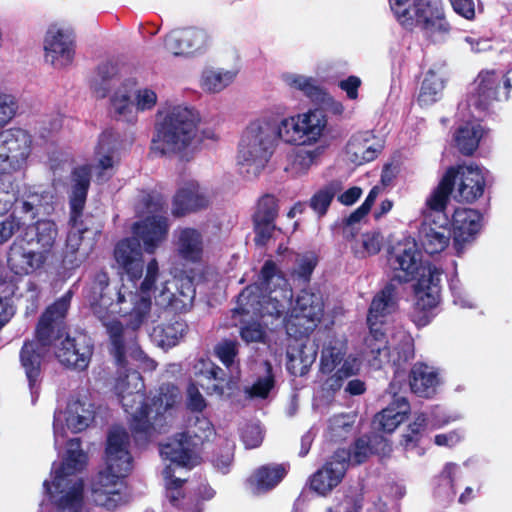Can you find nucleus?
<instances>
[{"mask_svg":"<svg viewBox=\"0 0 512 512\" xmlns=\"http://www.w3.org/2000/svg\"><path fill=\"white\" fill-rule=\"evenodd\" d=\"M147 210L153 215L133 227L134 238L119 242L115 248L114 256L117 264L124 270L126 278L109 282L106 274H99L93 286V296L90 305L95 316L106 328L112 344V353L121 368L132 359L138 368L143 371H152L156 363L137 346L128 349L125 339L128 331L118 317L127 318L126 324L132 330L138 329L144 322L153 297L156 305L163 308H172L176 312L188 310L195 298V288L192 279L180 277L172 279L158 274V263L151 260L139 290L135 280L143 272V259L139 241L143 242L144 249L153 253L158 245L166 238L168 231L167 218L159 214L163 207L160 197L149 196Z\"/></svg>","mask_w":512,"mask_h":512,"instance_id":"f257e3e1","label":"nucleus"},{"mask_svg":"<svg viewBox=\"0 0 512 512\" xmlns=\"http://www.w3.org/2000/svg\"><path fill=\"white\" fill-rule=\"evenodd\" d=\"M95 410L87 396L72 397L65 408L54 414V445L60 450L66 445L61 463H53L51 479L43 483L49 512H84L83 481L77 475L86 463L78 438H68V432L85 430L93 421Z\"/></svg>","mask_w":512,"mask_h":512,"instance_id":"f03ea898","label":"nucleus"},{"mask_svg":"<svg viewBox=\"0 0 512 512\" xmlns=\"http://www.w3.org/2000/svg\"><path fill=\"white\" fill-rule=\"evenodd\" d=\"M291 306L286 322L289 335H307L321 320L323 302L319 295L303 290L292 306V290L275 263L266 261L257 283L246 287L238 297V309L242 314L260 317L264 325L268 318H277Z\"/></svg>","mask_w":512,"mask_h":512,"instance_id":"7ed1b4c3","label":"nucleus"},{"mask_svg":"<svg viewBox=\"0 0 512 512\" xmlns=\"http://www.w3.org/2000/svg\"><path fill=\"white\" fill-rule=\"evenodd\" d=\"M117 144L118 134L115 131L111 129L103 131L95 149V164L77 167L73 172L70 200L73 225L67 236L63 256V265L66 269L72 270L80 267L94 248L97 231L87 227L83 228L81 224H78L76 217L84 206L92 169L99 181L111 176L117 162L114 155Z\"/></svg>","mask_w":512,"mask_h":512,"instance_id":"20e7f679","label":"nucleus"},{"mask_svg":"<svg viewBox=\"0 0 512 512\" xmlns=\"http://www.w3.org/2000/svg\"><path fill=\"white\" fill-rule=\"evenodd\" d=\"M69 302L70 296L66 295L48 307L36 328V341L25 343L21 350L20 360L31 390L40 375L42 354L54 338L57 341L55 354L62 364L84 370L90 362L92 345L86 336H66L62 339V335H59L61 321L67 313Z\"/></svg>","mask_w":512,"mask_h":512,"instance_id":"39448f33","label":"nucleus"},{"mask_svg":"<svg viewBox=\"0 0 512 512\" xmlns=\"http://www.w3.org/2000/svg\"><path fill=\"white\" fill-rule=\"evenodd\" d=\"M114 389L125 412L131 417L130 425L134 431L135 440L139 443L149 440L153 432H161L162 416L180 399V392L176 386H162L148 411L144 404V383L141 375L135 370L119 372Z\"/></svg>","mask_w":512,"mask_h":512,"instance_id":"423d86ee","label":"nucleus"},{"mask_svg":"<svg viewBox=\"0 0 512 512\" xmlns=\"http://www.w3.org/2000/svg\"><path fill=\"white\" fill-rule=\"evenodd\" d=\"M392 267L395 278L400 282L416 279L413 320L419 326L426 325L440 301L442 271L432 264L422 263L421 253L412 238H406L398 243Z\"/></svg>","mask_w":512,"mask_h":512,"instance_id":"0eeeda50","label":"nucleus"},{"mask_svg":"<svg viewBox=\"0 0 512 512\" xmlns=\"http://www.w3.org/2000/svg\"><path fill=\"white\" fill-rule=\"evenodd\" d=\"M394 309V287L387 285L373 298L367 316L370 332L365 339L366 356L375 368L385 363L400 366L414 355L413 339L407 332L398 331L387 339L381 329L385 317Z\"/></svg>","mask_w":512,"mask_h":512,"instance_id":"6e6552de","label":"nucleus"},{"mask_svg":"<svg viewBox=\"0 0 512 512\" xmlns=\"http://www.w3.org/2000/svg\"><path fill=\"white\" fill-rule=\"evenodd\" d=\"M129 435L124 428L113 427L107 438L106 468L92 484L91 500L107 511L123 505L125 486L122 481L133 468V458L129 451Z\"/></svg>","mask_w":512,"mask_h":512,"instance_id":"1a4fd4ad","label":"nucleus"},{"mask_svg":"<svg viewBox=\"0 0 512 512\" xmlns=\"http://www.w3.org/2000/svg\"><path fill=\"white\" fill-rule=\"evenodd\" d=\"M347 342L341 338H330L321 350L317 383L325 396L334 395L344 387V392L351 396L362 395L366 384L358 378L345 381L358 375L361 360L347 352Z\"/></svg>","mask_w":512,"mask_h":512,"instance_id":"9d476101","label":"nucleus"},{"mask_svg":"<svg viewBox=\"0 0 512 512\" xmlns=\"http://www.w3.org/2000/svg\"><path fill=\"white\" fill-rule=\"evenodd\" d=\"M57 239L58 228L53 221L27 222L9 248L8 267L16 275H28L41 269L53 256Z\"/></svg>","mask_w":512,"mask_h":512,"instance_id":"9b49d317","label":"nucleus"},{"mask_svg":"<svg viewBox=\"0 0 512 512\" xmlns=\"http://www.w3.org/2000/svg\"><path fill=\"white\" fill-rule=\"evenodd\" d=\"M198 122L199 115L193 108L166 102L156 113L151 150L165 155L187 149L196 138Z\"/></svg>","mask_w":512,"mask_h":512,"instance_id":"f8f14e48","label":"nucleus"},{"mask_svg":"<svg viewBox=\"0 0 512 512\" xmlns=\"http://www.w3.org/2000/svg\"><path fill=\"white\" fill-rule=\"evenodd\" d=\"M277 127L266 118L250 122L238 144L237 161L248 174H258L268 163L279 141Z\"/></svg>","mask_w":512,"mask_h":512,"instance_id":"ddd939ff","label":"nucleus"},{"mask_svg":"<svg viewBox=\"0 0 512 512\" xmlns=\"http://www.w3.org/2000/svg\"><path fill=\"white\" fill-rule=\"evenodd\" d=\"M389 4L398 22L407 29L419 27L435 40L449 31L443 9L437 0H389Z\"/></svg>","mask_w":512,"mask_h":512,"instance_id":"4468645a","label":"nucleus"},{"mask_svg":"<svg viewBox=\"0 0 512 512\" xmlns=\"http://www.w3.org/2000/svg\"><path fill=\"white\" fill-rule=\"evenodd\" d=\"M158 94L150 86L139 85L134 79H127L115 86L109 95V109L112 116L127 124L135 125L139 115L154 110Z\"/></svg>","mask_w":512,"mask_h":512,"instance_id":"2eb2a0df","label":"nucleus"},{"mask_svg":"<svg viewBox=\"0 0 512 512\" xmlns=\"http://www.w3.org/2000/svg\"><path fill=\"white\" fill-rule=\"evenodd\" d=\"M160 456L165 464L162 471L167 496L174 503L180 496L183 480L176 476V470L192 468L199 463L197 443L189 440L186 434L179 433L160 446Z\"/></svg>","mask_w":512,"mask_h":512,"instance_id":"dca6fc26","label":"nucleus"},{"mask_svg":"<svg viewBox=\"0 0 512 512\" xmlns=\"http://www.w3.org/2000/svg\"><path fill=\"white\" fill-rule=\"evenodd\" d=\"M327 126L328 117L323 110L309 109L281 119L277 125V134L284 143L312 146L324 137Z\"/></svg>","mask_w":512,"mask_h":512,"instance_id":"f3484780","label":"nucleus"},{"mask_svg":"<svg viewBox=\"0 0 512 512\" xmlns=\"http://www.w3.org/2000/svg\"><path fill=\"white\" fill-rule=\"evenodd\" d=\"M47 196L38 192L25 191L14 199L13 213L0 221V244L8 242L17 232L22 233L27 222H32L44 206Z\"/></svg>","mask_w":512,"mask_h":512,"instance_id":"a211bd4d","label":"nucleus"},{"mask_svg":"<svg viewBox=\"0 0 512 512\" xmlns=\"http://www.w3.org/2000/svg\"><path fill=\"white\" fill-rule=\"evenodd\" d=\"M0 173L22 169L30 155L31 135L22 128H10L0 134Z\"/></svg>","mask_w":512,"mask_h":512,"instance_id":"6ab92c4d","label":"nucleus"},{"mask_svg":"<svg viewBox=\"0 0 512 512\" xmlns=\"http://www.w3.org/2000/svg\"><path fill=\"white\" fill-rule=\"evenodd\" d=\"M211 36L202 28L176 29L166 35L165 49L175 57L195 58L205 54L211 47Z\"/></svg>","mask_w":512,"mask_h":512,"instance_id":"aec40b11","label":"nucleus"},{"mask_svg":"<svg viewBox=\"0 0 512 512\" xmlns=\"http://www.w3.org/2000/svg\"><path fill=\"white\" fill-rule=\"evenodd\" d=\"M45 60L54 67H65L72 63L75 55L73 30L60 23L49 26L44 38Z\"/></svg>","mask_w":512,"mask_h":512,"instance_id":"412c9836","label":"nucleus"},{"mask_svg":"<svg viewBox=\"0 0 512 512\" xmlns=\"http://www.w3.org/2000/svg\"><path fill=\"white\" fill-rule=\"evenodd\" d=\"M504 76L494 71H483L471 85L468 103L478 110L488 109L494 102L507 100L508 88Z\"/></svg>","mask_w":512,"mask_h":512,"instance_id":"4be33fe9","label":"nucleus"},{"mask_svg":"<svg viewBox=\"0 0 512 512\" xmlns=\"http://www.w3.org/2000/svg\"><path fill=\"white\" fill-rule=\"evenodd\" d=\"M451 173V187L459 201L473 202L483 195L486 170L475 164L459 165L447 170Z\"/></svg>","mask_w":512,"mask_h":512,"instance_id":"5701e85b","label":"nucleus"},{"mask_svg":"<svg viewBox=\"0 0 512 512\" xmlns=\"http://www.w3.org/2000/svg\"><path fill=\"white\" fill-rule=\"evenodd\" d=\"M403 377L396 375L391 382L388 392L393 396L392 403L378 413L374 418V426L386 433L393 432L410 412V405L405 397L398 395V390L402 386Z\"/></svg>","mask_w":512,"mask_h":512,"instance_id":"b1692460","label":"nucleus"},{"mask_svg":"<svg viewBox=\"0 0 512 512\" xmlns=\"http://www.w3.org/2000/svg\"><path fill=\"white\" fill-rule=\"evenodd\" d=\"M211 200L210 191L198 182L190 180L184 182L174 196L172 213L182 216L207 207Z\"/></svg>","mask_w":512,"mask_h":512,"instance_id":"393cba45","label":"nucleus"},{"mask_svg":"<svg viewBox=\"0 0 512 512\" xmlns=\"http://www.w3.org/2000/svg\"><path fill=\"white\" fill-rule=\"evenodd\" d=\"M347 469L346 453L337 451L332 459L310 479V487L318 495L326 496L342 481Z\"/></svg>","mask_w":512,"mask_h":512,"instance_id":"a878e982","label":"nucleus"},{"mask_svg":"<svg viewBox=\"0 0 512 512\" xmlns=\"http://www.w3.org/2000/svg\"><path fill=\"white\" fill-rule=\"evenodd\" d=\"M454 244L458 253L463 247L471 243L482 227L481 214L470 208H458L452 217Z\"/></svg>","mask_w":512,"mask_h":512,"instance_id":"bb28decb","label":"nucleus"},{"mask_svg":"<svg viewBox=\"0 0 512 512\" xmlns=\"http://www.w3.org/2000/svg\"><path fill=\"white\" fill-rule=\"evenodd\" d=\"M451 230L449 223H442L428 218L423 220L419 230V241L429 255L443 252L450 244Z\"/></svg>","mask_w":512,"mask_h":512,"instance_id":"cd10ccee","label":"nucleus"},{"mask_svg":"<svg viewBox=\"0 0 512 512\" xmlns=\"http://www.w3.org/2000/svg\"><path fill=\"white\" fill-rule=\"evenodd\" d=\"M448 80V71L444 64H434L425 73L418 94V103L427 107L442 98Z\"/></svg>","mask_w":512,"mask_h":512,"instance_id":"c85d7f7f","label":"nucleus"},{"mask_svg":"<svg viewBox=\"0 0 512 512\" xmlns=\"http://www.w3.org/2000/svg\"><path fill=\"white\" fill-rule=\"evenodd\" d=\"M451 173H445L438 186L431 192L421 210L423 220L434 219L447 223L448 217L445 213L449 196L453 191L451 187Z\"/></svg>","mask_w":512,"mask_h":512,"instance_id":"c756f323","label":"nucleus"},{"mask_svg":"<svg viewBox=\"0 0 512 512\" xmlns=\"http://www.w3.org/2000/svg\"><path fill=\"white\" fill-rule=\"evenodd\" d=\"M175 248L177 255L189 263L202 260L204 252V239L202 233L190 227L179 228L175 231Z\"/></svg>","mask_w":512,"mask_h":512,"instance_id":"7c9ffc66","label":"nucleus"},{"mask_svg":"<svg viewBox=\"0 0 512 512\" xmlns=\"http://www.w3.org/2000/svg\"><path fill=\"white\" fill-rule=\"evenodd\" d=\"M382 145L370 132L354 135L346 146L347 159L355 164L362 165L373 161L379 154Z\"/></svg>","mask_w":512,"mask_h":512,"instance_id":"2f4dec72","label":"nucleus"},{"mask_svg":"<svg viewBox=\"0 0 512 512\" xmlns=\"http://www.w3.org/2000/svg\"><path fill=\"white\" fill-rule=\"evenodd\" d=\"M409 384L413 393L428 398L436 393L440 378L434 367L416 363L411 369Z\"/></svg>","mask_w":512,"mask_h":512,"instance_id":"473e14b6","label":"nucleus"},{"mask_svg":"<svg viewBox=\"0 0 512 512\" xmlns=\"http://www.w3.org/2000/svg\"><path fill=\"white\" fill-rule=\"evenodd\" d=\"M194 374L208 394L223 395L225 378L223 370L209 359H199L194 365Z\"/></svg>","mask_w":512,"mask_h":512,"instance_id":"72a5a7b5","label":"nucleus"},{"mask_svg":"<svg viewBox=\"0 0 512 512\" xmlns=\"http://www.w3.org/2000/svg\"><path fill=\"white\" fill-rule=\"evenodd\" d=\"M286 475L282 465H264L256 469L247 479L249 490L254 494H262L277 486Z\"/></svg>","mask_w":512,"mask_h":512,"instance_id":"f704fd0d","label":"nucleus"},{"mask_svg":"<svg viewBox=\"0 0 512 512\" xmlns=\"http://www.w3.org/2000/svg\"><path fill=\"white\" fill-rule=\"evenodd\" d=\"M237 76V70L206 67L199 78L200 88L209 94H217L231 85Z\"/></svg>","mask_w":512,"mask_h":512,"instance_id":"c9c22d12","label":"nucleus"},{"mask_svg":"<svg viewBox=\"0 0 512 512\" xmlns=\"http://www.w3.org/2000/svg\"><path fill=\"white\" fill-rule=\"evenodd\" d=\"M188 330L183 320H175L167 324L157 325L151 332L152 341L159 347L167 349L177 345Z\"/></svg>","mask_w":512,"mask_h":512,"instance_id":"e433bc0d","label":"nucleus"},{"mask_svg":"<svg viewBox=\"0 0 512 512\" xmlns=\"http://www.w3.org/2000/svg\"><path fill=\"white\" fill-rule=\"evenodd\" d=\"M484 129L477 121L461 124L455 132L454 140L461 153L471 155L478 147Z\"/></svg>","mask_w":512,"mask_h":512,"instance_id":"4c0bfd02","label":"nucleus"},{"mask_svg":"<svg viewBox=\"0 0 512 512\" xmlns=\"http://www.w3.org/2000/svg\"><path fill=\"white\" fill-rule=\"evenodd\" d=\"M384 237L379 231H368L355 239L351 245L354 255L358 258H366L377 254L383 245Z\"/></svg>","mask_w":512,"mask_h":512,"instance_id":"58836bf2","label":"nucleus"},{"mask_svg":"<svg viewBox=\"0 0 512 512\" xmlns=\"http://www.w3.org/2000/svg\"><path fill=\"white\" fill-rule=\"evenodd\" d=\"M287 369L295 376L306 374L314 362L315 354L313 351L305 352V347L300 346L287 352Z\"/></svg>","mask_w":512,"mask_h":512,"instance_id":"ea45409f","label":"nucleus"},{"mask_svg":"<svg viewBox=\"0 0 512 512\" xmlns=\"http://www.w3.org/2000/svg\"><path fill=\"white\" fill-rule=\"evenodd\" d=\"M317 156V150H299L292 156L285 170L293 177L302 176L314 165Z\"/></svg>","mask_w":512,"mask_h":512,"instance_id":"a19ab883","label":"nucleus"},{"mask_svg":"<svg viewBox=\"0 0 512 512\" xmlns=\"http://www.w3.org/2000/svg\"><path fill=\"white\" fill-rule=\"evenodd\" d=\"M281 80L288 87L300 90L309 97L318 95L320 90L314 78L302 74L285 72L281 74Z\"/></svg>","mask_w":512,"mask_h":512,"instance_id":"79ce46f5","label":"nucleus"},{"mask_svg":"<svg viewBox=\"0 0 512 512\" xmlns=\"http://www.w3.org/2000/svg\"><path fill=\"white\" fill-rule=\"evenodd\" d=\"M265 375L259 377L252 385L246 386L244 392L251 399H265L274 388V376L272 367L268 362L264 363Z\"/></svg>","mask_w":512,"mask_h":512,"instance_id":"37998d69","label":"nucleus"},{"mask_svg":"<svg viewBox=\"0 0 512 512\" xmlns=\"http://www.w3.org/2000/svg\"><path fill=\"white\" fill-rule=\"evenodd\" d=\"M339 182H331L317 191L310 199V207L319 215L323 216L330 206L333 198L341 191Z\"/></svg>","mask_w":512,"mask_h":512,"instance_id":"c03bdc74","label":"nucleus"},{"mask_svg":"<svg viewBox=\"0 0 512 512\" xmlns=\"http://www.w3.org/2000/svg\"><path fill=\"white\" fill-rule=\"evenodd\" d=\"M183 434H186L189 440L195 441L198 446L213 434V426L208 418L203 415H196L190 419L188 430Z\"/></svg>","mask_w":512,"mask_h":512,"instance_id":"a18cd8bd","label":"nucleus"},{"mask_svg":"<svg viewBox=\"0 0 512 512\" xmlns=\"http://www.w3.org/2000/svg\"><path fill=\"white\" fill-rule=\"evenodd\" d=\"M354 414L335 415L329 420L328 433L332 440H340L351 433L355 423Z\"/></svg>","mask_w":512,"mask_h":512,"instance_id":"49530a36","label":"nucleus"},{"mask_svg":"<svg viewBox=\"0 0 512 512\" xmlns=\"http://www.w3.org/2000/svg\"><path fill=\"white\" fill-rule=\"evenodd\" d=\"M18 109V100L14 95L0 93V129L7 126L15 118Z\"/></svg>","mask_w":512,"mask_h":512,"instance_id":"de8ad7c7","label":"nucleus"},{"mask_svg":"<svg viewBox=\"0 0 512 512\" xmlns=\"http://www.w3.org/2000/svg\"><path fill=\"white\" fill-rule=\"evenodd\" d=\"M277 211V199L273 195H265L258 201L254 221H274Z\"/></svg>","mask_w":512,"mask_h":512,"instance_id":"09e8293b","label":"nucleus"},{"mask_svg":"<svg viewBox=\"0 0 512 512\" xmlns=\"http://www.w3.org/2000/svg\"><path fill=\"white\" fill-rule=\"evenodd\" d=\"M296 267L292 271V276L303 281H308L316 266V256L313 253L296 256Z\"/></svg>","mask_w":512,"mask_h":512,"instance_id":"8fccbe9b","label":"nucleus"},{"mask_svg":"<svg viewBox=\"0 0 512 512\" xmlns=\"http://www.w3.org/2000/svg\"><path fill=\"white\" fill-rule=\"evenodd\" d=\"M214 352L218 359L227 368H230L234 365L238 354V343L232 340H224L215 346Z\"/></svg>","mask_w":512,"mask_h":512,"instance_id":"3c124183","label":"nucleus"},{"mask_svg":"<svg viewBox=\"0 0 512 512\" xmlns=\"http://www.w3.org/2000/svg\"><path fill=\"white\" fill-rule=\"evenodd\" d=\"M427 427L431 428V420L423 413L416 415L413 423L409 425L410 434L404 436V446L407 450L415 446L419 433Z\"/></svg>","mask_w":512,"mask_h":512,"instance_id":"603ef678","label":"nucleus"},{"mask_svg":"<svg viewBox=\"0 0 512 512\" xmlns=\"http://www.w3.org/2000/svg\"><path fill=\"white\" fill-rule=\"evenodd\" d=\"M242 441L246 448L252 449L258 447L263 441L261 426L258 423L246 425L242 431Z\"/></svg>","mask_w":512,"mask_h":512,"instance_id":"864d4df0","label":"nucleus"},{"mask_svg":"<svg viewBox=\"0 0 512 512\" xmlns=\"http://www.w3.org/2000/svg\"><path fill=\"white\" fill-rule=\"evenodd\" d=\"M346 453V464L348 465V461H351L355 464H360L364 462L367 457L371 453V448L369 443L364 438L358 439L354 445L352 453Z\"/></svg>","mask_w":512,"mask_h":512,"instance_id":"5fc2aeb1","label":"nucleus"},{"mask_svg":"<svg viewBox=\"0 0 512 512\" xmlns=\"http://www.w3.org/2000/svg\"><path fill=\"white\" fill-rule=\"evenodd\" d=\"M464 432L461 429L435 435L434 443L439 447L452 448L462 441Z\"/></svg>","mask_w":512,"mask_h":512,"instance_id":"6e6d98bb","label":"nucleus"},{"mask_svg":"<svg viewBox=\"0 0 512 512\" xmlns=\"http://www.w3.org/2000/svg\"><path fill=\"white\" fill-rule=\"evenodd\" d=\"M264 334L263 326L258 322L250 323L241 329V337L247 343L262 341Z\"/></svg>","mask_w":512,"mask_h":512,"instance_id":"4d7b16f0","label":"nucleus"},{"mask_svg":"<svg viewBox=\"0 0 512 512\" xmlns=\"http://www.w3.org/2000/svg\"><path fill=\"white\" fill-rule=\"evenodd\" d=\"M187 404L191 410L197 412L206 407V401L195 384H190L187 388Z\"/></svg>","mask_w":512,"mask_h":512,"instance_id":"13d9d810","label":"nucleus"},{"mask_svg":"<svg viewBox=\"0 0 512 512\" xmlns=\"http://www.w3.org/2000/svg\"><path fill=\"white\" fill-rule=\"evenodd\" d=\"M256 242L265 244L275 231L274 221H254Z\"/></svg>","mask_w":512,"mask_h":512,"instance_id":"bf43d9fd","label":"nucleus"},{"mask_svg":"<svg viewBox=\"0 0 512 512\" xmlns=\"http://www.w3.org/2000/svg\"><path fill=\"white\" fill-rule=\"evenodd\" d=\"M454 11L467 20L475 17L474 0H449Z\"/></svg>","mask_w":512,"mask_h":512,"instance_id":"052dcab7","label":"nucleus"},{"mask_svg":"<svg viewBox=\"0 0 512 512\" xmlns=\"http://www.w3.org/2000/svg\"><path fill=\"white\" fill-rule=\"evenodd\" d=\"M361 79L357 76H349L339 82V87L346 93L351 100L358 98V89L361 86Z\"/></svg>","mask_w":512,"mask_h":512,"instance_id":"680f3d73","label":"nucleus"},{"mask_svg":"<svg viewBox=\"0 0 512 512\" xmlns=\"http://www.w3.org/2000/svg\"><path fill=\"white\" fill-rule=\"evenodd\" d=\"M452 290L453 302L455 305H458L461 308H474L476 306L475 301L467 291L456 289L455 287H452Z\"/></svg>","mask_w":512,"mask_h":512,"instance_id":"e2e57ef3","label":"nucleus"},{"mask_svg":"<svg viewBox=\"0 0 512 512\" xmlns=\"http://www.w3.org/2000/svg\"><path fill=\"white\" fill-rule=\"evenodd\" d=\"M233 461V453L231 449H227L224 453L217 455L213 459V465L222 473H227Z\"/></svg>","mask_w":512,"mask_h":512,"instance_id":"0e129e2a","label":"nucleus"},{"mask_svg":"<svg viewBox=\"0 0 512 512\" xmlns=\"http://www.w3.org/2000/svg\"><path fill=\"white\" fill-rule=\"evenodd\" d=\"M457 468L458 466L455 464V463H447L441 474H440V478L442 479V481H444L446 483V485L449 486L450 490H451V494H455L454 492V476L457 472Z\"/></svg>","mask_w":512,"mask_h":512,"instance_id":"69168bd1","label":"nucleus"},{"mask_svg":"<svg viewBox=\"0 0 512 512\" xmlns=\"http://www.w3.org/2000/svg\"><path fill=\"white\" fill-rule=\"evenodd\" d=\"M362 189L359 187H351L347 191L338 196V201L346 206L354 204L361 196Z\"/></svg>","mask_w":512,"mask_h":512,"instance_id":"338daca9","label":"nucleus"},{"mask_svg":"<svg viewBox=\"0 0 512 512\" xmlns=\"http://www.w3.org/2000/svg\"><path fill=\"white\" fill-rule=\"evenodd\" d=\"M15 310L6 299H0V329L13 317Z\"/></svg>","mask_w":512,"mask_h":512,"instance_id":"774afa93","label":"nucleus"}]
</instances>
